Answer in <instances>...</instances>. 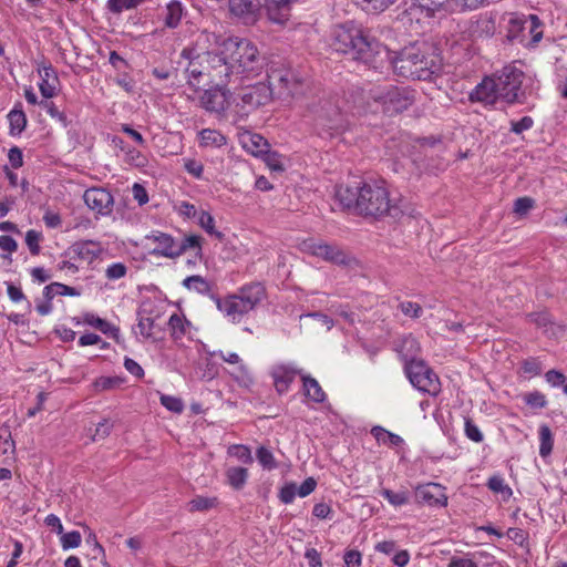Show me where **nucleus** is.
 Returning <instances> with one entry per match:
<instances>
[{
    "label": "nucleus",
    "instance_id": "55",
    "mask_svg": "<svg viewBox=\"0 0 567 567\" xmlns=\"http://www.w3.org/2000/svg\"><path fill=\"white\" fill-rule=\"evenodd\" d=\"M298 495V488L295 483L285 484L279 492V499L284 504H290L295 501V497Z\"/></svg>",
    "mask_w": 567,
    "mask_h": 567
},
{
    "label": "nucleus",
    "instance_id": "43",
    "mask_svg": "<svg viewBox=\"0 0 567 567\" xmlns=\"http://www.w3.org/2000/svg\"><path fill=\"white\" fill-rule=\"evenodd\" d=\"M122 379L117 377H100L93 382L96 392H103L120 386Z\"/></svg>",
    "mask_w": 567,
    "mask_h": 567
},
{
    "label": "nucleus",
    "instance_id": "64",
    "mask_svg": "<svg viewBox=\"0 0 567 567\" xmlns=\"http://www.w3.org/2000/svg\"><path fill=\"white\" fill-rule=\"evenodd\" d=\"M361 553L358 550H348L344 554L343 560L347 567H359L361 565Z\"/></svg>",
    "mask_w": 567,
    "mask_h": 567
},
{
    "label": "nucleus",
    "instance_id": "6",
    "mask_svg": "<svg viewBox=\"0 0 567 567\" xmlns=\"http://www.w3.org/2000/svg\"><path fill=\"white\" fill-rule=\"evenodd\" d=\"M145 239L155 245L150 251L155 257L176 259L188 251H193L196 258L203 256L204 238L199 235L184 234L182 237L175 238L167 233L153 230L146 235Z\"/></svg>",
    "mask_w": 567,
    "mask_h": 567
},
{
    "label": "nucleus",
    "instance_id": "41",
    "mask_svg": "<svg viewBox=\"0 0 567 567\" xmlns=\"http://www.w3.org/2000/svg\"><path fill=\"white\" fill-rule=\"evenodd\" d=\"M198 225L205 229L209 235L221 236V233L215 229V219L210 213L200 210L197 215Z\"/></svg>",
    "mask_w": 567,
    "mask_h": 567
},
{
    "label": "nucleus",
    "instance_id": "29",
    "mask_svg": "<svg viewBox=\"0 0 567 567\" xmlns=\"http://www.w3.org/2000/svg\"><path fill=\"white\" fill-rule=\"evenodd\" d=\"M72 251L79 259L91 264L100 256L102 248L99 243L86 240L74 244Z\"/></svg>",
    "mask_w": 567,
    "mask_h": 567
},
{
    "label": "nucleus",
    "instance_id": "50",
    "mask_svg": "<svg viewBox=\"0 0 567 567\" xmlns=\"http://www.w3.org/2000/svg\"><path fill=\"white\" fill-rule=\"evenodd\" d=\"M125 161L130 165L135 167H145L147 165V158L140 151L135 148H127L125 151Z\"/></svg>",
    "mask_w": 567,
    "mask_h": 567
},
{
    "label": "nucleus",
    "instance_id": "28",
    "mask_svg": "<svg viewBox=\"0 0 567 567\" xmlns=\"http://www.w3.org/2000/svg\"><path fill=\"white\" fill-rule=\"evenodd\" d=\"M414 91L406 86L392 87V111L403 112L414 103Z\"/></svg>",
    "mask_w": 567,
    "mask_h": 567
},
{
    "label": "nucleus",
    "instance_id": "15",
    "mask_svg": "<svg viewBox=\"0 0 567 567\" xmlns=\"http://www.w3.org/2000/svg\"><path fill=\"white\" fill-rule=\"evenodd\" d=\"M426 53L419 56L417 72L415 80L432 81L442 71V59L437 50L427 43Z\"/></svg>",
    "mask_w": 567,
    "mask_h": 567
},
{
    "label": "nucleus",
    "instance_id": "1",
    "mask_svg": "<svg viewBox=\"0 0 567 567\" xmlns=\"http://www.w3.org/2000/svg\"><path fill=\"white\" fill-rule=\"evenodd\" d=\"M221 78L212 80L218 85H240L244 80H250L261 74L266 59L257 47L247 39H227L223 41Z\"/></svg>",
    "mask_w": 567,
    "mask_h": 567
},
{
    "label": "nucleus",
    "instance_id": "44",
    "mask_svg": "<svg viewBox=\"0 0 567 567\" xmlns=\"http://www.w3.org/2000/svg\"><path fill=\"white\" fill-rule=\"evenodd\" d=\"M464 433L468 440L475 443H481L484 440L480 427L468 416L464 417Z\"/></svg>",
    "mask_w": 567,
    "mask_h": 567
},
{
    "label": "nucleus",
    "instance_id": "61",
    "mask_svg": "<svg viewBox=\"0 0 567 567\" xmlns=\"http://www.w3.org/2000/svg\"><path fill=\"white\" fill-rule=\"evenodd\" d=\"M526 20H527L526 27L529 28V32L533 34V41L538 42L543 37L542 31H538V29L540 27V20L535 14L528 16V18H526Z\"/></svg>",
    "mask_w": 567,
    "mask_h": 567
},
{
    "label": "nucleus",
    "instance_id": "14",
    "mask_svg": "<svg viewBox=\"0 0 567 567\" xmlns=\"http://www.w3.org/2000/svg\"><path fill=\"white\" fill-rule=\"evenodd\" d=\"M269 374L276 392L282 395L289 391L297 377L303 375V371L293 362H278L271 365Z\"/></svg>",
    "mask_w": 567,
    "mask_h": 567
},
{
    "label": "nucleus",
    "instance_id": "8",
    "mask_svg": "<svg viewBox=\"0 0 567 567\" xmlns=\"http://www.w3.org/2000/svg\"><path fill=\"white\" fill-rule=\"evenodd\" d=\"M313 123L319 134L332 135L344 127L340 107L331 100L320 101L311 109Z\"/></svg>",
    "mask_w": 567,
    "mask_h": 567
},
{
    "label": "nucleus",
    "instance_id": "47",
    "mask_svg": "<svg viewBox=\"0 0 567 567\" xmlns=\"http://www.w3.org/2000/svg\"><path fill=\"white\" fill-rule=\"evenodd\" d=\"M474 554L467 553L463 556H452L447 567H478V563L474 559Z\"/></svg>",
    "mask_w": 567,
    "mask_h": 567
},
{
    "label": "nucleus",
    "instance_id": "27",
    "mask_svg": "<svg viewBox=\"0 0 567 567\" xmlns=\"http://www.w3.org/2000/svg\"><path fill=\"white\" fill-rule=\"evenodd\" d=\"M301 381L303 394L308 400L315 403H323L327 400L326 392L319 382L310 374L303 373V375H301Z\"/></svg>",
    "mask_w": 567,
    "mask_h": 567
},
{
    "label": "nucleus",
    "instance_id": "62",
    "mask_svg": "<svg viewBox=\"0 0 567 567\" xmlns=\"http://www.w3.org/2000/svg\"><path fill=\"white\" fill-rule=\"evenodd\" d=\"M41 105L43 106V109L47 110L51 117L56 118L58 121L63 123L64 126H66V115L60 112L53 102L43 101L41 102Z\"/></svg>",
    "mask_w": 567,
    "mask_h": 567
},
{
    "label": "nucleus",
    "instance_id": "53",
    "mask_svg": "<svg viewBox=\"0 0 567 567\" xmlns=\"http://www.w3.org/2000/svg\"><path fill=\"white\" fill-rule=\"evenodd\" d=\"M127 267L123 262H114L105 269V277L109 280H117L126 276Z\"/></svg>",
    "mask_w": 567,
    "mask_h": 567
},
{
    "label": "nucleus",
    "instance_id": "56",
    "mask_svg": "<svg viewBox=\"0 0 567 567\" xmlns=\"http://www.w3.org/2000/svg\"><path fill=\"white\" fill-rule=\"evenodd\" d=\"M262 157H264V161H265L266 165L271 171H277V172H282L284 171L282 159H281V156L278 153L270 152L268 150L267 153L262 155Z\"/></svg>",
    "mask_w": 567,
    "mask_h": 567
},
{
    "label": "nucleus",
    "instance_id": "63",
    "mask_svg": "<svg viewBox=\"0 0 567 567\" xmlns=\"http://www.w3.org/2000/svg\"><path fill=\"white\" fill-rule=\"evenodd\" d=\"M525 373L530 375H539L542 373V364L535 358H529L523 362L522 365Z\"/></svg>",
    "mask_w": 567,
    "mask_h": 567
},
{
    "label": "nucleus",
    "instance_id": "3",
    "mask_svg": "<svg viewBox=\"0 0 567 567\" xmlns=\"http://www.w3.org/2000/svg\"><path fill=\"white\" fill-rule=\"evenodd\" d=\"M385 181L355 183L354 186L340 185L336 189V198L348 210L365 217L380 218L390 210V198Z\"/></svg>",
    "mask_w": 567,
    "mask_h": 567
},
{
    "label": "nucleus",
    "instance_id": "19",
    "mask_svg": "<svg viewBox=\"0 0 567 567\" xmlns=\"http://www.w3.org/2000/svg\"><path fill=\"white\" fill-rule=\"evenodd\" d=\"M270 79L277 81L279 87L288 95H298L302 92L303 79L291 70L275 71Z\"/></svg>",
    "mask_w": 567,
    "mask_h": 567
},
{
    "label": "nucleus",
    "instance_id": "7",
    "mask_svg": "<svg viewBox=\"0 0 567 567\" xmlns=\"http://www.w3.org/2000/svg\"><path fill=\"white\" fill-rule=\"evenodd\" d=\"M405 377L420 392L436 396L441 392L437 374L427 365L423 358L403 367Z\"/></svg>",
    "mask_w": 567,
    "mask_h": 567
},
{
    "label": "nucleus",
    "instance_id": "40",
    "mask_svg": "<svg viewBox=\"0 0 567 567\" xmlns=\"http://www.w3.org/2000/svg\"><path fill=\"white\" fill-rule=\"evenodd\" d=\"M487 486L494 493H501L504 497H511L513 494L512 488L505 483L504 478L499 475L489 477Z\"/></svg>",
    "mask_w": 567,
    "mask_h": 567
},
{
    "label": "nucleus",
    "instance_id": "2",
    "mask_svg": "<svg viewBox=\"0 0 567 567\" xmlns=\"http://www.w3.org/2000/svg\"><path fill=\"white\" fill-rule=\"evenodd\" d=\"M220 37L215 32L207 30L200 31L194 43L184 48L181 52V58L187 61L185 71L188 74L189 81L200 82L203 78L212 80H219L223 75L221 58H223V42L219 43Z\"/></svg>",
    "mask_w": 567,
    "mask_h": 567
},
{
    "label": "nucleus",
    "instance_id": "49",
    "mask_svg": "<svg viewBox=\"0 0 567 567\" xmlns=\"http://www.w3.org/2000/svg\"><path fill=\"white\" fill-rule=\"evenodd\" d=\"M256 456L265 468L272 470L277 466L272 452L265 446L257 450Z\"/></svg>",
    "mask_w": 567,
    "mask_h": 567
},
{
    "label": "nucleus",
    "instance_id": "12",
    "mask_svg": "<svg viewBox=\"0 0 567 567\" xmlns=\"http://www.w3.org/2000/svg\"><path fill=\"white\" fill-rule=\"evenodd\" d=\"M522 70L507 65L494 78L496 93L501 100L512 104L518 101L519 90L523 83Z\"/></svg>",
    "mask_w": 567,
    "mask_h": 567
},
{
    "label": "nucleus",
    "instance_id": "32",
    "mask_svg": "<svg viewBox=\"0 0 567 567\" xmlns=\"http://www.w3.org/2000/svg\"><path fill=\"white\" fill-rule=\"evenodd\" d=\"M8 121L10 126V135L11 136H18L20 135L28 123L27 115L21 109V104L19 103L16 105L8 114Z\"/></svg>",
    "mask_w": 567,
    "mask_h": 567
},
{
    "label": "nucleus",
    "instance_id": "51",
    "mask_svg": "<svg viewBox=\"0 0 567 567\" xmlns=\"http://www.w3.org/2000/svg\"><path fill=\"white\" fill-rule=\"evenodd\" d=\"M61 546L63 549L76 548L81 545V534L78 530L61 534Z\"/></svg>",
    "mask_w": 567,
    "mask_h": 567
},
{
    "label": "nucleus",
    "instance_id": "21",
    "mask_svg": "<svg viewBox=\"0 0 567 567\" xmlns=\"http://www.w3.org/2000/svg\"><path fill=\"white\" fill-rule=\"evenodd\" d=\"M40 75L39 89L41 94L45 99H51L55 95L56 85L59 83V78L51 65V63L42 62L41 66L38 69Z\"/></svg>",
    "mask_w": 567,
    "mask_h": 567
},
{
    "label": "nucleus",
    "instance_id": "26",
    "mask_svg": "<svg viewBox=\"0 0 567 567\" xmlns=\"http://www.w3.org/2000/svg\"><path fill=\"white\" fill-rule=\"evenodd\" d=\"M184 17V7L178 0H171L161 12V18L165 27L175 29L179 25Z\"/></svg>",
    "mask_w": 567,
    "mask_h": 567
},
{
    "label": "nucleus",
    "instance_id": "39",
    "mask_svg": "<svg viewBox=\"0 0 567 567\" xmlns=\"http://www.w3.org/2000/svg\"><path fill=\"white\" fill-rule=\"evenodd\" d=\"M218 505L217 497L197 495L188 503L189 512H205Z\"/></svg>",
    "mask_w": 567,
    "mask_h": 567
},
{
    "label": "nucleus",
    "instance_id": "5",
    "mask_svg": "<svg viewBox=\"0 0 567 567\" xmlns=\"http://www.w3.org/2000/svg\"><path fill=\"white\" fill-rule=\"evenodd\" d=\"M265 288L259 282L245 285L236 293L224 298L210 295L217 309L233 323H238L241 319L254 310L265 298Z\"/></svg>",
    "mask_w": 567,
    "mask_h": 567
},
{
    "label": "nucleus",
    "instance_id": "46",
    "mask_svg": "<svg viewBox=\"0 0 567 567\" xmlns=\"http://www.w3.org/2000/svg\"><path fill=\"white\" fill-rule=\"evenodd\" d=\"M42 239V234L38 230L30 229L25 234V244L31 252V255L37 256L40 254V241Z\"/></svg>",
    "mask_w": 567,
    "mask_h": 567
},
{
    "label": "nucleus",
    "instance_id": "30",
    "mask_svg": "<svg viewBox=\"0 0 567 567\" xmlns=\"http://www.w3.org/2000/svg\"><path fill=\"white\" fill-rule=\"evenodd\" d=\"M169 334L174 341H181L190 333L192 323L179 313H173L168 320Z\"/></svg>",
    "mask_w": 567,
    "mask_h": 567
},
{
    "label": "nucleus",
    "instance_id": "11",
    "mask_svg": "<svg viewBox=\"0 0 567 567\" xmlns=\"http://www.w3.org/2000/svg\"><path fill=\"white\" fill-rule=\"evenodd\" d=\"M303 252L311 255L317 258H321L324 261L334 265H349L352 261V257L340 246L336 244H329L323 240H316L313 238L303 240L300 245Z\"/></svg>",
    "mask_w": 567,
    "mask_h": 567
},
{
    "label": "nucleus",
    "instance_id": "9",
    "mask_svg": "<svg viewBox=\"0 0 567 567\" xmlns=\"http://www.w3.org/2000/svg\"><path fill=\"white\" fill-rule=\"evenodd\" d=\"M426 50L430 49L425 41H415L404 47L396 52L395 56H392V70L403 79L415 80L419 56H422V53H426Z\"/></svg>",
    "mask_w": 567,
    "mask_h": 567
},
{
    "label": "nucleus",
    "instance_id": "34",
    "mask_svg": "<svg viewBox=\"0 0 567 567\" xmlns=\"http://www.w3.org/2000/svg\"><path fill=\"white\" fill-rule=\"evenodd\" d=\"M55 296L78 297V296H80V292L75 288L66 286L61 282H52L44 287V289H43L44 299L52 300Z\"/></svg>",
    "mask_w": 567,
    "mask_h": 567
},
{
    "label": "nucleus",
    "instance_id": "48",
    "mask_svg": "<svg viewBox=\"0 0 567 567\" xmlns=\"http://www.w3.org/2000/svg\"><path fill=\"white\" fill-rule=\"evenodd\" d=\"M401 312L412 319H417L423 313L422 307L417 302L413 301H401L398 306Z\"/></svg>",
    "mask_w": 567,
    "mask_h": 567
},
{
    "label": "nucleus",
    "instance_id": "4",
    "mask_svg": "<svg viewBox=\"0 0 567 567\" xmlns=\"http://www.w3.org/2000/svg\"><path fill=\"white\" fill-rule=\"evenodd\" d=\"M331 47L337 52L350 54L353 60L374 69L378 68V58L382 52L381 44L353 22H347L333 29Z\"/></svg>",
    "mask_w": 567,
    "mask_h": 567
},
{
    "label": "nucleus",
    "instance_id": "22",
    "mask_svg": "<svg viewBox=\"0 0 567 567\" xmlns=\"http://www.w3.org/2000/svg\"><path fill=\"white\" fill-rule=\"evenodd\" d=\"M470 100L472 102H481L484 104H494L499 100L498 94L496 93L494 78H485L481 83H478L470 93Z\"/></svg>",
    "mask_w": 567,
    "mask_h": 567
},
{
    "label": "nucleus",
    "instance_id": "38",
    "mask_svg": "<svg viewBox=\"0 0 567 567\" xmlns=\"http://www.w3.org/2000/svg\"><path fill=\"white\" fill-rule=\"evenodd\" d=\"M528 319L536 324L537 328L544 330L545 333L554 332L555 323L548 311H539L529 313Z\"/></svg>",
    "mask_w": 567,
    "mask_h": 567
},
{
    "label": "nucleus",
    "instance_id": "58",
    "mask_svg": "<svg viewBox=\"0 0 567 567\" xmlns=\"http://www.w3.org/2000/svg\"><path fill=\"white\" fill-rule=\"evenodd\" d=\"M535 205L530 197H519L514 202V212L518 215H526Z\"/></svg>",
    "mask_w": 567,
    "mask_h": 567
},
{
    "label": "nucleus",
    "instance_id": "59",
    "mask_svg": "<svg viewBox=\"0 0 567 567\" xmlns=\"http://www.w3.org/2000/svg\"><path fill=\"white\" fill-rule=\"evenodd\" d=\"M113 427V424L104 419L102 422H100L94 431V434L92 435L93 441H101L107 437L111 434V430Z\"/></svg>",
    "mask_w": 567,
    "mask_h": 567
},
{
    "label": "nucleus",
    "instance_id": "36",
    "mask_svg": "<svg viewBox=\"0 0 567 567\" xmlns=\"http://www.w3.org/2000/svg\"><path fill=\"white\" fill-rule=\"evenodd\" d=\"M183 286L188 290H194L200 295H210L212 286L210 284L203 278L202 276H189L183 280Z\"/></svg>",
    "mask_w": 567,
    "mask_h": 567
},
{
    "label": "nucleus",
    "instance_id": "16",
    "mask_svg": "<svg viewBox=\"0 0 567 567\" xmlns=\"http://www.w3.org/2000/svg\"><path fill=\"white\" fill-rule=\"evenodd\" d=\"M83 199L91 210L100 215H109L112 212L114 199L112 194L104 188L86 189Z\"/></svg>",
    "mask_w": 567,
    "mask_h": 567
},
{
    "label": "nucleus",
    "instance_id": "13",
    "mask_svg": "<svg viewBox=\"0 0 567 567\" xmlns=\"http://www.w3.org/2000/svg\"><path fill=\"white\" fill-rule=\"evenodd\" d=\"M213 84V87L200 93L199 105L208 113L220 116L230 107V90L227 89L228 85Z\"/></svg>",
    "mask_w": 567,
    "mask_h": 567
},
{
    "label": "nucleus",
    "instance_id": "23",
    "mask_svg": "<svg viewBox=\"0 0 567 567\" xmlns=\"http://www.w3.org/2000/svg\"><path fill=\"white\" fill-rule=\"evenodd\" d=\"M240 144L251 155L259 157L267 153L270 145L268 141L257 133L245 132L240 135Z\"/></svg>",
    "mask_w": 567,
    "mask_h": 567
},
{
    "label": "nucleus",
    "instance_id": "52",
    "mask_svg": "<svg viewBox=\"0 0 567 567\" xmlns=\"http://www.w3.org/2000/svg\"><path fill=\"white\" fill-rule=\"evenodd\" d=\"M524 401L527 405L535 409H543L547 405L545 394L539 391H533L524 395Z\"/></svg>",
    "mask_w": 567,
    "mask_h": 567
},
{
    "label": "nucleus",
    "instance_id": "54",
    "mask_svg": "<svg viewBox=\"0 0 567 567\" xmlns=\"http://www.w3.org/2000/svg\"><path fill=\"white\" fill-rule=\"evenodd\" d=\"M527 24L526 18L513 17L509 19L508 38L515 40L518 38V33L525 30Z\"/></svg>",
    "mask_w": 567,
    "mask_h": 567
},
{
    "label": "nucleus",
    "instance_id": "60",
    "mask_svg": "<svg viewBox=\"0 0 567 567\" xmlns=\"http://www.w3.org/2000/svg\"><path fill=\"white\" fill-rule=\"evenodd\" d=\"M534 121L530 116H524L519 121L511 122V131L515 134H522L523 132L532 128Z\"/></svg>",
    "mask_w": 567,
    "mask_h": 567
},
{
    "label": "nucleus",
    "instance_id": "18",
    "mask_svg": "<svg viewBox=\"0 0 567 567\" xmlns=\"http://www.w3.org/2000/svg\"><path fill=\"white\" fill-rule=\"evenodd\" d=\"M395 351L402 363L405 367L422 358V350L419 341L411 334L402 337L395 346Z\"/></svg>",
    "mask_w": 567,
    "mask_h": 567
},
{
    "label": "nucleus",
    "instance_id": "35",
    "mask_svg": "<svg viewBox=\"0 0 567 567\" xmlns=\"http://www.w3.org/2000/svg\"><path fill=\"white\" fill-rule=\"evenodd\" d=\"M227 483L235 489H241L248 478V470L245 467L233 466L226 470Z\"/></svg>",
    "mask_w": 567,
    "mask_h": 567
},
{
    "label": "nucleus",
    "instance_id": "17",
    "mask_svg": "<svg viewBox=\"0 0 567 567\" xmlns=\"http://www.w3.org/2000/svg\"><path fill=\"white\" fill-rule=\"evenodd\" d=\"M416 498L429 506H446L445 488L436 483L420 485L415 492Z\"/></svg>",
    "mask_w": 567,
    "mask_h": 567
},
{
    "label": "nucleus",
    "instance_id": "10",
    "mask_svg": "<svg viewBox=\"0 0 567 567\" xmlns=\"http://www.w3.org/2000/svg\"><path fill=\"white\" fill-rule=\"evenodd\" d=\"M272 91L269 85L259 82L248 85L238 94L239 102L234 105V112L240 118L247 116L249 112L266 105L271 100Z\"/></svg>",
    "mask_w": 567,
    "mask_h": 567
},
{
    "label": "nucleus",
    "instance_id": "37",
    "mask_svg": "<svg viewBox=\"0 0 567 567\" xmlns=\"http://www.w3.org/2000/svg\"><path fill=\"white\" fill-rule=\"evenodd\" d=\"M539 434V455L548 456L553 451L554 439L553 433L547 424H542L538 429Z\"/></svg>",
    "mask_w": 567,
    "mask_h": 567
},
{
    "label": "nucleus",
    "instance_id": "57",
    "mask_svg": "<svg viewBox=\"0 0 567 567\" xmlns=\"http://www.w3.org/2000/svg\"><path fill=\"white\" fill-rule=\"evenodd\" d=\"M546 382L553 388H560L567 381L566 375L559 370H549L545 373Z\"/></svg>",
    "mask_w": 567,
    "mask_h": 567
},
{
    "label": "nucleus",
    "instance_id": "42",
    "mask_svg": "<svg viewBox=\"0 0 567 567\" xmlns=\"http://www.w3.org/2000/svg\"><path fill=\"white\" fill-rule=\"evenodd\" d=\"M228 454L236 457L238 461L245 464H251L254 462L249 447L241 444L231 445L228 449Z\"/></svg>",
    "mask_w": 567,
    "mask_h": 567
},
{
    "label": "nucleus",
    "instance_id": "33",
    "mask_svg": "<svg viewBox=\"0 0 567 567\" xmlns=\"http://www.w3.org/2000/svg\"><path fill=\"white\" fill-rule=\"evenodd\" d=\"M83 320L86 324L100 330L102 333L117 339L120 329L111 324L109 321L97 317L94 313H85Z\"/></svg>",
    "mask_w": 567,
    "mask_h": 567
},
{
    "label": "nucleus",
    "instance_id": "45",
    "mask_svg": "<svg viewBox=\"0 0 567 567\" xmlns=\"http://www.w3.org/2000/svg\"><path fill=\"white\" fill-rule=\"evenodd\" d=\"M159 401L161 404L171 412L182 413L184 411V403L182 399L177 396L162 394Z\"/></svg>",
    "mask_w": 567,
    "mask_h": 567
},
{
    "label": "nucleus",
    "instance_id": "24",
    "mask_svg": "<svg viewBox=\"0 0 567 567\" xmlns=\"http://www.w3.org/2000/svg\"><path fill=\"white\" fill-rule=\"evenodd\" d=\"M231 13L241 18L245 23L256 21L259 3L257 0H229Z\"/></svg>",
    "mask_w": 567,
    "mask_h": 567
},
{
    "label": "nucleus",
    "instance_id": "31",
    "mask_svg": "<svg viewBox=\"0 0 567 567\" xmlns=\"http://www.w3.org/2000/svg\"><path fill=\"white\" fill-rule=\"evenodd\" d=\"M199 146L219 148L227 144V137L219 131L213 128H203L198 133Z\"/></svg>",
    "mask_w": 567,
    "mask_h": 567
},
{
    "label": "nucleus",
    "instance_id": "25",
    "mask_svg": "<svg viewBox=\"0 0 567 567\" xmlns=\"http://www.w3.org/2000/svg\"><path fill=\"white\" fill-rule=\"evenodd\" d=\"M495 31L496 14L493 13L481 14L471 25V33L475 38H491L495 34Z\"/></svg>",
    "mask_w": 567,
    "mask_h": 567
},
{
    "label": "nucleus",
    "instance_id": "20",
    "mask_svg": "<svg viewBox=\"0 0 567 567\" xmlns=\"http://www.w3.org/2000/svg\"><path fill=\"white\" fill-rule=\"evenodd\" d=\"M300 0H266L268 19L274 23L285 24L290 18L291 7Z\"/></svg>",
    "mask_w": 567,
    "mask_h": 567
}]
</instances>
